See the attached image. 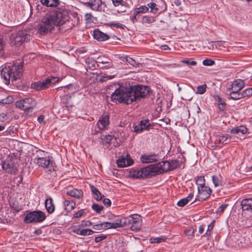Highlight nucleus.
Instances as JSON below:
<instances>
[{"instance_id": "nucleus-1", "label": "nucleus", "mask_w": 252, "mask_h": 252, "mask_svg": "<svg viewBox=\"0 0 252 252\" xmlns=\"http://www.w3.org/2000/svg\"><path fill=\"white\" fill-rule=\"evenodd\" d=\"M70 17L66 9H58L46 13L37 25V32L45 35L54 30L55 27H60L66 22H69Z\"/></svg>"}, {"instance_id": "nucleus-2", "label": "nucleus", "mask_w": 252, "mask_h": 252, "mask_svg": "<svg viewBox=\"0 0 252 252\" xmlns=\"http://www.w3.org/2000/svg\"><path fill=\"white\" fill-rule=\"evenodd\" d=\"M149 92V88L146 86L139 85L130 87L121 86L112 93L111 99L114 102L129 104L144 98Z\"/></svg>"}, {"instance_id": "nucleus-3", "label": "nucleus", "mask_w": 252, "mask_h": 252, "mask_svg": "<svg viewBox=\"0 0 252 252\" xmlns=\"http://www.w3.org/2000/svg\"><path fill=\"white\" fill-rule=\"evenodd\" d=\"M23 63L20 62L13 63L2 68L0 75L5 83L8 85L10 80L13 82L20 78L23 74Z\"/></svg>"}, {"instance_id": "nucleus-4", "label": "nucleus", "mask_w": 252, "mask_h": 252, "mask_svg": "<svg viewBox=\"0 0 252 252\" xmlns=\"http://www.w3.org/2000/svg\"><path fill=\"white\" fill-rule=\"evenodd\" d=\"M9 39L12 45L18 47L21 46L23 42L30 40L31 36L26 31H20L12 33Z\"/></svg>"}, {"instance_id": "nucleus-5", "label": "nucleus", "mask_w": 252, "mask_h": 252, "mask_svg": "<svg viewBox=\"0 0 252 252\" xmlns=\"http://www.w3.org/2000/svg\"><path fill=\"white\" fill-rule=\"evenodd\" d=\"M46 218L45 214L41 211H34L28 213L24 219L26 223L42 222Z\"/></svg>"}, {"instance_id": "nucleus-6", "label": "nucleus", "mask_w": 252, "mask_h": 252, "mask_svg": "<svg viewBox=\"0 0 252 252\" xmlns=\"http://www.w3.org/2000/svg\"><path fill=\"white\" fill-rule=\"evenodd\" d=\"M129 220L128 226L131 225L130 229L132 231H137L139 230L142 225V219L140 215L138 214H133L128 217Z\"/></svg>"}, {"instance_id": "nucleus-7", "label": "nucleus", "mask_w": 252, "mask_h": 252, "mask_svg": "<svg viewBox=\"0 0 252 252\" xmlns=\"http://www.w3.org/2000/svg\"><path fill=\"white\" fill-rule=\"evenodd\" d=\"M169 162L167 160L162 161L158 163L153 164V166H155L156 171L157 172V175L163 173L170 170Z\"/></svg>"}, {"instance_id": "nucleus-8", "label": "nucleus", "mask_w": 252, "mask_h": 252, "mask_svg": "<svg viewBox=\"0 0 252 252\" xmlns=\"http://www.w3.org/2000/svg\"><path fill=\"white\" fill-rule=\"evenodd\" d=\"M2 168L5 172L11 174H15L17 170L14 162L11 159L3 162Z\"/></svg>"}, {"instance_id": "nucleus-9", "label": "nucleus", "mask_w": 252, "mask_h": 252, "mask_svg": "<svg viewBox=\"0 0 252 252\" xmlns=\"http://www.w3.org/2000/svg\"><path fill=\"white\" fill-rule=\"evenodd\" d=\"M198 198L199 200H204L210 196L212 190L206 186L198 187Z\"/></svg>"}, {"instance_id": "nucleus-10", "label": "nucleus", "mask_w": 252, "mask_h": 252, "mask_svg": "<svg viewBox=\"0 0 252 252\" xmlns=\"http://www.w3.org/2000/svg\"><path fill=\"white\" fill-rule=\"evenodd\" d=\"M151 164L149 166L141 168L140 170L141 172L142 178H146L149 177H152L157 175V172L156 171L155 166H152Z\"/></svg>"}, {"instance_id": "nucleus-11", "label": "nucleus", "mask_w": 252, "mask_h": 252, "mask_svg": "<svg viewBox=\"0 0 252 252\" xmlns=\"http://www.w3.org/2000/svg\"><path fill=\"white\" fill-rule=\"evenodd\" d=\"M159 158V156L157 154H144L141 156L140 160L142 163H148L157 162Z\"/></svg>"}, {"instance_id": "nucleus-12", "label": "nucleus", "mask_w": 252, "mask_h": 252, "mask_svg": "<svg viewBox=\"0 0 252 252\" xmlns=\"http://www.w3.org/2000/svg\"><path fill=\"white\" fill-rule=\"evenodd\" d=\"M51 159V158L49 156L45 157H37L34 158V162L39 166L45 168L49 166L50 164H52Z\"/></svg>"}, {"instance_id": "nucleus-13", "label": "nucleus", "mask_w": 252, "mask_h": 252, "mask_svg": "<svg viewBox=\"0 0 252 252\" xmlns=\"http://www.w3.org/2000/svg\"><path fill=\"white\" fill-rule=\"evenodd\" d=\"M117 163L119 167H124L131 165L133 160L129 156H121L117 159Z\"/></svg>"}, {"instance_id": "nucleus-14", "label": "nucleus", "mask_w": 252, "mask_h": 252, "mask_svg": "<svg viewBox=\"0 0 252 252\" xmlns=\"http://www.w3.org/2000/svg\"><path fill=\"white\" fill-rule=\"evenodd\" d=\"M84 5L90 7L93 10L97 11L101 4V0H84L82 2Z\"/></svg>"}, {"instance_id": "nucleus-15", "label": "nucleus", "mask_w": 252, "mask_h": 252, "mask_svg": "<svg viewBox=\"0 0 252 252\" xmlns=\"http://www.w3.org/2000/svg\"><path fill=\"white\" fill-rule=\"evenodd\" d=\"M97 60L96 63L100 68L108 69L113 67V63L109 59L99 57Z\"/></svg>"}, {"instance_id": "nucleus-16", "label": "nucleus", "mask_w": 252, "mask_h": 252, "mask_svg": "<svg viewBox=\"0 0 252 252\" xmlns=\"http://www.w3.org/2000/svg\"><path fill=\"white\" fill-rule=\"evenodd\" d=\"M109 117L108 115H103L97 122V126L99 129L103 130L107 128L109 124Z\"/></svg>"}, {"instance_id": "nucleus-17", "label": "nucleus", "mask_w": 252, "mask_h": 252, "mask_svg": "<svg viewBox=\"0 0 252 252\" xmlns=\"http://www.w3.org/2000/svg\"><path fill=\"white\" fill-rule=\"evenodd\" d=\"M245 86V83L243 80L237 79L234 81L230 87L228 88L230 91L240 92Z\"/></svg>"}, {"instance_id": "nucleus-18", "label": "nucleus", "mask_w": 252, "mask_h": 252, "mask_svg": "<svg viewBox=\"0 0 252 252\" xmlns=\"http://www.w3.org/2000/svg\"><path fill=\"white\" fill-rule=\"evenodd\" d=\"M128 217H122L114 221L115 229L128 226Z\"/></svg>"}, {"instance_id": "nucleus-19", "label": "nucleus", "mask_w": 252, "mask_h": 252, "mask_svg": "<svg viewBox=\"0 0 252 252\" xmlns=\"http://www.w3.org/2000/svg\"><path fill=\"white\" fill-rule=\"evenodd\" d=\"M241 205L243 211H250L252 215V198L242 200Z\"/></svg>"}, {"instance_id": "nucleus-20", "label": "nucleus", "mask_w": 252, "mask_h": 252, "mask_svg": "<svg viewBox=\"0 0 252 252\" xmlns=\"http://www.w3.org/2000/svg\"><path fill=\"white\" fill-rule=\"evenodd\" d=\"M93 35L94 39L99 41H105L109 38L108 35L103 33L98 29L94 30Z\"/></svg>"}, {"instance_id": "nucleus-21", "label": "nucleus", "mask_w": 252, "mask_h": 252, "mask_svg": "<svg viewBox=\"0 0 252 252\" xmlns=\"http://www.w3.org/2000/svg\"><path fill=\"white\" fill-rule=\"evenodd\" d=\"M45 206L48 213L52 214L54 212L55 206L51 197H49L45 200Z\"/></svg>"}, {"instance_id": "nucleus-22", "label": "nucleus", "mask_w": 252, "mask_h": 252, "mask_svg": "<svg viewBox=\"0 0 252 252\" xmlns=\"http://www.w3.org/2000/svg\"><path fill=\"white\" fill-rule=\"evenodd\" d=\"M66 194L71 197L79 199L82 197L83 195V192L81 189H73L68 190Z\"/></svg>"}, {"instance_id": "nucleus-23", "label": "nucleus", "mask_w": 252, "mask_h": 252, "mask_svg": "<svg viewBox=\"0 0 252 252\" xmlns=\"http://www.w3.org/2000/svg\"><path fill=\"white\" fill-rule=\"evenodd\" d=\"M41 3L47 7H55L60 4L59 0H39Z\"/></svg>"}, {"instance_id": "nucleus-24", "label": "nucleus", "mask_w": 252, "mask_h": 252, "mask_svg": "<svg viewBox=\"0 0 252 252\" xmlns=\"http://www.w3.org/2000/svg\"><path fill=\"white\" fill-rule=\"evenodd\" d=\"M90 188L93 193V197L96 201H100L103 198V195L98 190V189L93 185H90Z\"/></svg>"}, {"instance_id": "nucleus-25", "label": "nucleus", "mask_w": 252, "mask_h": 252, "mask_svg": "<svg viewBox=\"0 0 252 252\" xmlns=\"http://www.w3.org/2000/svg\"><path fill=\"white\" fill-rule=\"evenodd\" d=\"M31 88L36 90H40L47 88V84L45 80L43 82H37L31 84Z\"/></svg>"}, {"instance_id": "nucleus-26", "label": "nucleus", "mask_w": 252, "mask_h": 252, "mask_svg": "<svg viewBox=\"0 0 252 252\" xmlns=\"http://www.w3.org/2000/svg\"><path fill=\"white\" fill-rule=\"evenodd\" d=\"M25 109H33L36 105L35 101L32 98H27L23 99Z\"/></svg>"}, {"instance_id": "nucleus-27", "label": "nucleus", "mask_w": 252, "mask_h": 252, "mask_svg": "<svg viewBox=\"0 0 252 252\" xmlns=\"http://www.w3.org/2000/svg\"><path fill=\"white\" fill-rule=\"evenodd\" d=\"M64 209L67 212L72 210L75 207V203L72 200H65L63 202Z\"/></svg>"}, {"instance_id": "nucleus-28", "label": "nucleus", "mask_w": 252, "mask_h": 252, "mask_svg": "<svg viewBox=\"0 0 252 252\" xmlns=\"http://www.w3.org/2000/svg\"><path fill=\"white\" fill-rule=\"evenodd\" d=\"M193 196V194L192 193H190L187 197L180 200L177 203V205L180 207H184L192 199Z\"/></svg>"}, {"instance_id": "nucleus-29", "label": "nucleus", "mask_w": 252, "mask_h": 252, "mask_svg": "<svg viewBox=\"0 0 252 252\" xmlns=\"http://www.w3.org/2000/svg\"><path fill=\"white\" fill-rule=\"evenodd\" d=\"M247 132V128L244 126H240L234 127L231 130V133L234 134H239L241 133L242 134H244L246 133Z\"/></svg>"}, {"instance_id": "nucleus-30", "label": "nucleus", "mask_w": 252, "mask_h": 252, "mask_svg": "<svg viewBox=\"0 0 252 252\" xmlns=\"http://www.w3.org/2000/svg\"><path fill=\"white\" fill-rule=\"evenodd\" d=\"M141 173L140 169H132L129 171V176L132 178L141 179L142 178Z\"/></svg>"}, {"instance_id": "nucleus-31", "label": "nucleus", "mask_w": 252, "mask_h": 252, "mask_svg": "<svg viewBox=\"0 0 252 252\" xmlns=\"http://www.w3.org/2000/svg\"><path fill=\"white\" fill-rule=\"evenodd\" d=\"M222 177L220 175L212 176V180L215 187H221L223 186Z\"/></svg>"}, {"instance_id": "nucleus-32", "label": "nucleus", "mask_w": 252, "mask_h": 252, "mask_svg": "<svg viewBox=\"0 0 252 252\" xmlns=\"http://www.w3.org/2000/svg\"><path fill=\"white\" fill-rule=\"evenodd\" d=\"M229 95L230 98L233 100H238L243 98V94L240 92L231 91Z\"/></svg>"}, {"instance_id": "nucleus-33", "label": "nucleus", "mask_w": 252, "mask_h": 252, "mask_svg": "<svg viewBox=\"0 0 252 252\" xmlns=\"http://www.w3.org/2000/svg\"><path fill=\"white\" fill-rule=\"evenodd\" d=\"M114 138V136L110 135H103L101 136V139L102 140V142L103 144H104V143L106 144H110L111 141Z\"/></svg>"}, {"instance_id": "nucleus-34", "label": "nucleus", "mask_w": 252, "mask_h": 252, "mask_svg": "<svg viewBox=\"0 0 252 252\" xmlns=\"http://www.w3.org/2000/svg\"><path fill=\"white\" fill-rule=\"evenodd\" d=\"M156 21L155 18L153 16H144L142 18V22L143 23L151 24Z\"/></svg>"}, {"instance_id": "nucleus-35", "label": "nucleus", "mask_w": 252, "mask_h": 252, "mask_svg": "<svg viewBox=\"0 0 252 252\" xmlns=\"http://www.w3.org/2000/svg\"><path fill=\"white\" fill-rule=\"evenodd\" d=\"M149 11V7L143 5L140 6L138 8H137L135 10V13L136 14H138L140 13H146Z\"/></svg>"}, {"instance_id": "nucleus-36", "label": "nucleus", "mask_w": 252, "mask_h": 252, "mask_svg": "<svg viewBox=\"0 0 252 252\" xmlns=\"http://www.w3.org/2000/svg\"><path fill=\"white\" fill-rule=\"evenodd\" d=\"M46 83L47 84V87L48 88L50 86L55 84L59 81V79L57 77H52L51 78H48L45 80Z\"/></svg>"}, {"instance_id": "nucleus-37", "label": "nucleus", "mask_w": 252, "mask_h": 252, "mask_svg": "<svg viewBox=\"0 0 252 252\" xmlns=\"http://www.w3.org/2000/svg\"><path fill=\"white\" fill-rule=\"evenodd\" d=\"M170 170H174L180 165V162L177 159L172 160L169 162Z\"/></svg>"}, {"instance_id": "nucleus-38", "label": "nucleus", "mask_w": 252, "mask_h": 252, "mask_svg": "<svg viewBox=\"0 0 252 252\" xmlns=\"http://www.w3.org/2000/svg\"><path fill=\"white\" fill-rule=\"evenodd\" d=\"M124 59H125V61L128 63L129 64L132 65L133 66L135 67H138L139 66L140 63H136V61L133 60L132 58L128 57H124Z\"/></svg>"}, {"instance_id": "nucleus-39", "label": "nucleus", "mask_w": 252, "mask_h": 252, "mask_svg": "<svg viewBox=\"0 0 252 252\" xmlns=\"http://www.w3.org/2000/svg\"><path fill=\"white\" fill-rule=\"evenodd\" d=\"M92 208L93 210L97 213H100L104 208L103 206L100 205L96 203L93 204Z\"/></svg>"}, {"instance_id": "nucleus-40", "label": "nucleus", "mask_w": 252, "mask_h": 252, "mask_svg": "<svg viewBox=\"0 0 252 252\" xmlns=\"http://www.w3.org/2000/svg\"><path fill=\"white\" fill-rule=\"evenodd\" d=\"M148 7L151 9V12L156 13L158 9L157 7V4L154 2H150L148 4Z\"/></svg>"}, {"instance_id": "nucleus-41", "label": "nucleus", "mask_w": 252, "mask_h": 252, "mask_svg": "<svg viewBox=\"0 0 252 252\" xmlns=\"http://www.w3.org/2000/svg\"><path fill=\"white\" fill-rule=\"evenodd\" d=\"M207 85L203 84L197 87V94H203L206 91Z\"/></svg>"}, {"instance_id": "nucleus-42", "label": "nucleus", "mask_w": 252, "mask_h": 252, "mask_svg": "<svg viewBox=\"0 0 252 252\" xmlns=\"http://www.w3.org/2000/svg\"><path fill=\"white\" fill-rule=\"evenodd\" d=\"M13 98L11 96H8L7 97L0 99V103L2 104H10L13 102Z\"/></svg>"}, {"instance_id": "nucleus-43", "label": "nucleus", "mask_w": 252, "mask_h": 252, "mask_svg": "<svg viewBox=\"0 0 252 252\" xmlns=\"http://www.w3.org/2000/svg\"><path fill=\"white\" fill-rule=\"evenodd\" d=\"M219 142L220 143L222 144L223 145H226L228 143L229 141H228V137L225 135H219Z\"/></svg>"}, {"instance_id": "nucleus-44", "label": "nucleus", "mask_w": 252, "mask_h": 252, "mask_svg": "<svg viewBox=\"0 0 252 252\" xmlns=\"http://www.w3.org/2000/svg\"><path fill=\"white\" fill-rule=\"evenodd\" d=\"M104 230L108 229H115V225L113 222H103Z\"/></svg>"}, {"instance_id": "nucleus-45", "label": "nucleus", "mask_w": 252, "mask_h": 252, "mask_svg": "<svg viewBox=\"0 0 252 252\" xmlns=\"http://www.w3.org/2000/svg\"><path fill=\"white\" fill-rule=\"evenodd\" d=\"M114 6H118L119 5L126 6L127 3L123 0H112Z\"/></svg>"}, {"instance_id": "nucleus-46", "label": "nucleus", "mask_w": 252, "mask_h": 252, "mask_svg": "<svg viewBox=\"0 0 252 252\" xmlns=\"http://www.w3.org/2000/svg\"><path fill=\"white\" fill-rule=\"evenodd\" d=\"M196 184L198 185V187H204L205 186V179L203 177L200 176L199 177L196 181Z\"/></svg>"}, {"instance_id": "nucleus-47", "label": "nucleus", "mask_w": 252, "mask_h": 252, "mask_svg": "<svg viewBox=\"0 0 252 252\" xmlns=\"http://www.w3.org/2000/svg\"><path fill=\"white\" fill-rule=\"evenodd\" d=\"M181 63H185L187 64L188 65H192L194 66L196 65L197 64L196 62L194 61H191L190 60H184L181 61Z\"/></svg>"}, {"instance_id": "nucleus-48", "label": "nucleus", "mask_w": 252, "mask_h": 252, "mask_svg": "<svg viewBox=\"0 0 252 252\" xmlns=\"http://www.w3.org/2000/svg\"><path fill=\"white\" fill-rule=\"evenodd\" d=\"M243 94V97L246 96H250L252 95V88L247 89L244 90L242 93Z\"/></svg>"}, {"instance_id": "nucleus-49", "label": "nucleus", "mask_w": 252, "mask_h": 252, "mask_svg": "<svg viewBox=\"0 0 252 252\" xmlns=\"http://www.w3.org/2000/svg\"><path fill=\"white\" fill-rule=\"evenodd\" d=\"M140 124L142 126L143 129H148V127L150 125L148 120H142L140 122Z\"/></svg>"}, {"instance_id": "nucleus-50", "label": "nucleus", "mask_w": 252, "mask_h": 252, "mask_svg": "<svg viewBox=\"0 0 252 252\" xmlns=\"http://www.w3.org/2000/svg\"><path fill=\"white\" fill-rule=\"evenodd\" d=\"M15 105L17 108H20L22 110H24L25 109V106H24L23 99L20 100L16 101V103H15Z\"/></svg>"}, {"instance_id": "nucleus-51", "label": "nucleus", "mask_w": 252, "mask_h": 252, "mask_svg": "<svg viewBox=\"0 0 252 252\" xmlns=\"http://www.w3.org/2000/svg\"><path fill=\"white\" fill-rule=\"evenodd\" d=\"M215 63V62L211 59H206L203 61V64L206 66L212 65Z\"/></svg>"}, {"instance_id": "nucleus-52", "label": "nucleus", "mask_w": 252, "mask_h": 252, "mask_svg": "<svg viewBox=\"0 0 252 252\" xmlns=\"http://www.w3.org/2000/svg\"><path fill=\"white\" fill-rule=\"evenodd\" d=\"M85 214V211L84 210H80L79 211H78L77 212L75 213L74 214V218H80L81 217H82L83 216H84Z\"/></svg>"}, {"instance_id": "nucleus-53", "label": "nucleus", "mask_w": 252, "mask_h": 252, "mask_svg": "<svg viewBox=\"0 0 252 252\" xmlns=\"http://www.w3.org/2000/svg\"><path fill=\"white\" fill-rule=\"evenodd\" d=\"M151 243H159L165 241V239L163 238L157 237L151 239Z\"/></svg>"}, {"instance_id": "nucleus-54", "label": "nucleus", "mask_w": 252, "mask_h": 252, "mask_svg": "<svg viewBox=\"0 0 252 252\" xmlns=\"http://www.w3.org/2000/svg\"><path fill=\"white\" fill-rule=\"evenodd\" d=\"M93 229L96 230H104L103 222L93 225Z\"/></svg>"}, {"instance_id": "nucleus-55", "label": "nucleus", "mask_w": 252, "mask_h": 252, "mask_svg": "<svg viewBox=\"0 0 252 252\" xmlns=\"http://www.w3.org/2000/svg\"><path fill=\"white\" fill-rule=\"evenodd\" d=\"M143 130L142 126L139 123L134 126V131L136 132H140Z\"/></svg>"}, {"instance_id": "nucleus-56", "label": "nucleus", "mask_w": 252, "mask_h": 252, "mask_svg": "<svg viewBox=\"0 0 252 252\" xmlns=\"http://www.w3.org/2000/svg\"><path fill=\"white\" fill-rule=\"evenodd\" d=\"M107 238L106 235H102L100 236H97L94 239V241L96 243H98L99 242L102 241V240L105 239Z\"/></svg>"}, {"instance_id": "nucleus-57", "label": "nucleus", "mask_w": 252, "mask_h": 252, "mask_svg": "<svg viewBox=\"0 0 252 252\" xmlns=\"http://www.w3.org/2000/svg\"><path fill=\"white\" fill-rule=\"evenodd\" d=\"M214 227V222H212L210 224L208 225L207 230L205 234L206 235H210V231L213 229Z\"/></svg>"}, {"instance_id": "nucleus-58", "label": "nucleus", "mask_w": 252, "mask_h": 252, "mask_svg": "<svg viewBox=\"0 0 252 252\" xmlns=\"http://www.w3.org/2000/svg\"><path fill=\"white\" fill-rule=\"evenodd\" d=\"M0 121L2 122L8 121L7 115L5 113H2L0 114Z\"/></svg>"}, {"instance_id": "nucleus-59", "label": "nucleus", "mask_w": 252, "mask_h": 252, "mask_svg": "<svg viewBox=\"0 0 252 252\" xmlns=\"http://www.w3.org/2000/svg\"><path fill=\"white\" fill-rule=\"evenodd\" d=\"M111 26H113L114 27H117V28H120L121 29H124V27H125L124 25L119 23H114V22H111L109 24Z\"/></svg>"}, {"instance_id": "nucleus-60", "label": "nucleus", "mask_w": 252, "mask_h": 252, "mask_svg": "<svg viewBox=\"0 0 252 252\" xmlns=\"http://www.w3.org/2000/svg\"><path fill=\"white\" fill-rule=\"evenodd\" d=\"M115 75H108V76H103L102 77V78L100 79V81H106L107 80L111 79L114 78Z\"/></svg>"}, {"instance_id": "nucleus-61", "label": "nucleus", "mask_w": 252, "mask_h": 252, "mask_svg": "<svg viewBox=\"0 0 252 252\" xmlns=\"http://www.w3.org/2000/svg\"><path fill=\"white\" fill-rule=\"evenodd\" d=\"M227 206H228L227 204H222L219 207L217 211L219 213H220V212L222 213Z\"/></svg>"}, {"instance_id": "nucleus-62", "label": "nucleus", "mask_w": 252, "mask_h": 252, "mask_svg": "<svg viewBox=\"0 0 252 252\" xmlns=\"http://www.w3.org/2000/svg\"><path fill=\"white\" fill-rule=\"evenodd\" d=\"M194 230L193 228H189L185 231V233L188 236H193L194 235Z\"/></svg>"}, {"instance_id": "nucleus-63", "label": "nucleus", "mask_w": 252, "mask_h": 252, "mask_svg": "<svg viewBox=\"0 0 252 252\" xmlns=\"http://www.w3.org/2000/svg\"><path fill=\"white\" fill-rule=\"evenodd\" d=\"M103 203L107 207H110L111 205V201L108 198H104L103 200Z\"/></svg>"}, {"instance_id": "nucleus-64", "label": "nucleus", "mask_w": 252, "mask_h": 252, "mask_svg": "<svg viewBox=\"0 0 252 252\" xmlns=\"http://www.w3.org/2000/svg\"><path fill=\"white\" fill-rule=\"evenodd\" d=\"M92 17H93V15H92V13H86L85 15V19L87 21L91 20Z\"/></svg>"}]
</instances>
